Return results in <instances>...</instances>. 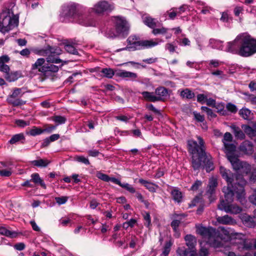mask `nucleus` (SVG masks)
Returning <instances> with one entry per match:
<instances>
[{
	"instance_id": "obj_25",
	"label": "nucleus",
	"mask_w": 256,
	"mask_h": 256,
	"mask_svg": "<svg viewBox=\"0 0 256 256\" xmlns=\"http://www.w3.org/2000/svg\"><path fill=\"white\" fill-rule=\"evenodd\" d=\"M144 24L149 28L154 29L156 26L158 20L152 17L146 16L143 18Z\"/></svg>"
},
{
	"instance_id": "obj_18",
	"label": "nucleus",
	"mask_w": 256,
	"mask_h": 256,
	"mask_svg": "<svg viewBox=\"0 0 256 256\" xmlns=\"http://www.w3.org/2000/svg\"><path fill=\"white\" fill-rule=\"evenodd\" d=\"M138 182L147 190H148V191L152 192H155L156 190V189L158 188V186L157 184L150 181L144 180L142 178L139 179Z\"/></svg>"
},
{
	"instance_id": "obj_20",
	"label": "nucleus",
	"mask_w": 256,
	"mask_h": 256,
	"mask_svg": "<svg viewBox=\"0 0 256 256\" xmlns=\"http://www.w3.org/2000/svg\"><path fill=\"white\" fill-rule=\"evenodd\" d=\"M216 220L220 224H223L233 225L236 224V220L228 215L218 216L216 218Z\"/></svg>"
},
{
	"instance_id": "obj_1",
	"label": "nucleus",
	"mask_w": 256,
	"mask_h": 256,
	"mask_svg": "<svg viewBox=\"0 0 256 256\" xmlns=\"http://www.w3.org/2000/svg\"><path fill=\"white\" fill-rule=\"evenodd\" d=\"M226 50L242 57H249L256 53V40L246 32L241 33L233 41L228 42Z\"/></svg>"
},
{
	"instance_id": "obj_33",
	"label": "nucleus",
	"mask_w": 256,
	"mask_h": 256,
	"mask_svg": "<svg viewBox=\"0 0 256 256\" xmlns=\"http://www.w3.org/2000/svg\"><path fill=\"white\" fill-rule=\"evenodd\" d=\"M0 234L10 238H15L17 236V234L16 232H12L3 226H0Z\"/></svg>"
},
{
	"instance_id": "obj_62",
	"label": "nucleus",
	"mask_w": 256,
	"mask_h": 256,
	"mask_svg": "<svg viewBox=\"0 0 256 256\" xmlns=\"http://www.w3.org/2000/svg\"><path fill=\"white\" fill-rule=\"evenodd\" d=\"M195 119L198 122H203L204 120V116L196 112H193Z\"/></svg>"
},
{
	"instance_id": "obj_5",
	"label": "nucleus",
	"mask_w": 256,
	"mask_h": 256,
	"mask_svg": "<svg viewBox=\"0 0 256 256\" xmlns=\"http://www.w3.org/2000/svg\"><path fill=\"white\" fill-rule=\"evenodd\" d=\"M222 192L224 194L225 200H220L218 204V208L227 213L232 214L240 213L242 210V208L236 204H232L236 192L234 190H230L228 188H223Z\"/></svg>"
},
{
	"instance_id": "obj_35",
	"label": "nucleus",
	"mask_w": 256,
	"mask_h": 256,
	"mask_svg": "<svg viewBox=\"0 0 256 256\" xmlns=\"http://www.w3.org/2000/svg\"><path fill=\"white\" fill-rule=\"evenodd\" d=\"M221 230H222V234H216V236H220V239L224 240H229L230 238V237H231L230 235L232 234V232H230V230L226 229L224 228H222L221 229Z\"/></svg>"
},
{
	"instance_id": "obj_27",
	"label": "nucleus",
	"mask_w": 256,
	"mask_h": 256,
	"mask_svg": "<svg viewBox=\"0 0 256 256\" xmlns=\"http://www.w3.org/2000/svg\"><path fill=\"white\" fill-rule=\"evenodd\" d=\"M50 162V160L48 159L42 158H39L38 160H34L31 162V164H32L40 168L46 167Z\"/></svg>"
},
{
	"instance_id": "obj_22",
	"label": "nucleus",
	"mask_w": 256,
	"mask_h": 256,
	"mask_svg": "<svg viewBox=\"0 0 256 256\" xmlns=\"http://www.w3.org/2000/svg\"><path fill=\"white\" fill-rule=\"evenodd\" d=\"M184 240L186 242V245L188 247L190 250H196L195 246L196 243V240L194 236L191 234H187L184 237Z\"/></svg>"
},
{
	"instance_id": "obj_38",
	"label": "nucleus",
	"mask_w": 256,
	"mask_h": 256,
	"mask_svg": "<svg viewBox=\"0 0 256 256\" xmlns=\"http://www.w3.org/2000/svg\"><path fill=\"white\" fill-rule=\"evenodd\" d=\"M32 181L35 184H39L42 186L46 188V186L42 180L40 178L38 173H34L31 175Z\"/></svg>"
},
{
	"instance_id": "obj_7",
	"label": "nucleus",
	"mask_w": 256,
	"mask_h": 256,
	"mask_svg": "<svg viewBox=\"0 0 256 256\" xmlns=\"http://www.w3.org/2000/svg\"><path fill=\"white\" fill-rule=\"evenodd\" d=\"M18 18L16 16L11 17L5 12H2L0 15V32H8L14 27L18 26Z\"/></svg>"
},
{
	"instance_id": "obj_28",
	"label": "nucleus",
	"mask_w": 256,
	"mask_h": 256,
	"mask_svg": "<svg viewBox=\"0 0 256 256\" xmlns=\"http://www.w3.org/2000/svg\"><path fill=\"white\" fill-rule=\"evenodd\" d=\"M173 200L177 202H180L182 201V192L176 188H173L170 192Z\"/></svg>"
},
{
	"instance_id": "obj_34",
	"label": "nucleus",
	"mask_w": 256,
	"mask_h": 256,
	"mask_svg": "<svg viewBox=\"0 0 256 256\" xmlns=\"http://www.w3.org/2000/svg\"><path fill=\"white\" fill-rule=\"evenodd\" d=\"M237 236L240 238L239 242L242 244V248L244 249L248 250H251L254 248V245L251 242L246 241L244 238H242V234H237Z\"/></svg>"
},
{
	"instance_id": "obj_45",
	"label": "nucleus",
	"mask_w": 256,
	"mask_h": 256,
	"mask_svg": "<svg viewBox=\"0 0 256 256\" xmlns=\"http://www.w3.org/2000/svg\"><path fill=\"white\" fill-rule=\"evenodd\" d=\"M251 168L250 166L246 162H244L242 166L238 172V173H242L244 174H248L250 171Z\"/></svg>"
},
{
	"instance_id": "obj_50",
	"label": "nucleus",
	"mask_w": 256,
	"mask_h": 256,
	"mask_svg": "<svg viewBox=\"0 0 256 256\" xmlns=\"http://www.w3.org/2000/svg\"><path fill=\"white\" fill-rule=\"evenodd\" d=\"M75 160L78 162L83 163L86 165L90 164L89 160L88 158H85L82 156H76L74 158Z\"/></svg>"
},
{
	"instance_id": "obj_63",
	"label": "nucleus",
	"mask_w": 256,
	"mask_h": 256,
	"mask_svg": "<svg viewBox=\"0 0 256 256\" xmlns=\"http://www.w3.org/2000/svg\"><path fill=\"white\" fill-rule=\"evenodd\" d=\"M226 108L228 111L232 112H236L237 111L236 106L231 103H228L226 106Z\"/></svg>"
},
{
	"instance_id": "obj_57",
	"label": "nucleus",
	"mask_w": 256,
	"mask_h": 256,
	"mask_svg": "<svg viewBox=\"0 0 256 256\" xmlns=\"http://www.w3.org/2000/svg\"><path fill=\"white\" fill-rule=\"evenodd\" d=\"M144 218L145 221L144 225L148 228H149L151 226V220L150 214L148 213H146L144 215Z\"/></svg>"
},
{
	"instance_id": "obj_31",
	"label": "nucleus",
	"mask_w": 256,
	"mask_h": 256,
	"mask_svg": "<svg viewBox=\"0 0 256 256\" xmlns=\"http://www.w3.org/2000/svg\"><path fill=\"white\" fill-rule=\"evenodd\" d=\"M45 60L44 58H38L34 64L32 65V69H38L40 72H44V66H42L44 64Z\"/></svg>"
},
{
	"instance_id": "obj_54",
	"label": "nucleus",
	"mask_w": 256,
	"mask_h": 256,
	"mask_svg": "<svg viewBox=\"0 0 256 256\" xmlns=\"http://www.w3.org/2000/svg\"><path fill=\"white\" fill-rule=\"evenodd\" d=\"M232 134L228 132H226L224 134V138L222 140V142L224 143V144H226V143H228V142H232Z\"/></svg>"
},
{
	"instance_id": "obj_39",
	"label": "nucleus",
	"mask_w": 256,
	"mask_h": 256,
	"mask_svg": "<svg viewBox=\"0 0 256 256\" xmlns=\"http://www.w3.org/2000/svg\"><path fill=\"white\" fill-rule=\"evenodd\" d=\"M100 72L103 74V76L106 78H110L114 74V70L110 68H102Z\"/></svg>"
},
{
	"instance_id": "obj_47",
	"label": "nucleus",
	"mask_w": 256,
	"mask_h": 256,
	"mask_svg": "<svg viewBox=\"0 0 256 256\" xmlns=\"http://www.w3.org/2000/svg\"><path fill=\"white\" fill-rule=\"evenodd\" d=\"M120 187L124 188L132 194L136 192V190L134 188L131 184L128 183H122Z\"/></svg>"
},
{
	"instance_id": "obj_24",
	"label": "nucleus",
	"mask_w": 256,
	"mask_h": 256,
	"mask_svg": "<svg viewBox=\"0 0 256 256\" xmlns=\"http://www.w3.org/2000/svg\"><path fill=\"white\" fill-rule=\"evenodd\" d=\"M25 141V137L22 133H20L14 135L8 142L11 144H16L18 142L24 144Z\"/></svg>"
},
{
	"instance_id": "obj_59",
	"label": "nucleus",
	"mask_w": 256,
	"mask_h": 256,
	"mask_svg": "<svg viewBox=\"0 0 256 256\" xmlns=\"http://www.w3.org/2000/svg\"><path fill=\"white\" fill-rule=\"evenodd\" d=\"M207 98L204 94H198L197 95V101L201 104H204L207 100Z\"/></svg>"
},
{
	"instance_id": "obj_32",
	"label": "nucleus",
	"mask_w": 256,
	"mask_h": 256,
	"mask_svg": "<svg viewBox=\"0 0 256 256\" xmlns=\"http://www.w3.org/2000/svg\"><path fill=\"white\" fill-rule=\"evenodd\" d=\"M180 92V96L183 98L192 99L194 96V94L188 88L184 90H178Z\"/></svg>"
},
{
	"instance_id": "obj_10",
	"label": "nucleus",
	"mask_w": 256,
	"mask_h": 256,
	"mask_svg": "<svg viewBox=\"0 0 256 256\" xmlns=\"http://www.w3.org/2000/svg\"><path fill=\"white\" fill-rule=\"evenodd\" d=\"M84 10L82 6L74 2L68 3L63 7L64 14L74 20L76 18H78V14L84 12Z\"/></svg>"
},
{
	"instance_id": "obj_6",
	"label": "nucleus",
	"mask_w": 256,
	"mask_h": 256,
	"mask_svg": "<svg viewBox=\"0 0 256 256\" xmlns=\"http://www.w3.org/2000/svg\"><path fill=\"white\" fill-rule=\"evenodd\" d=\"M196 228L197 234L207 239V242L214 247L220 246V242L216 239V234L214 228H207L202 226H196Z\"/></svg>"
},
{
	"instance_id": "obj_60",
	"label": "nucleus",
	"mask_w": 256,
	"mask_h": 256,
	"mask_svg": "<svg viewBox=\"0 0 256 256\" xmlns=\"http://www.w3.org/2000/svg\"><path fill=\"white\" fill-rule=\"evenodd\" d=\"M167 12L168 13L169 18L174 20L178 14L177 8H172L170 12Z\"/></svg>"
},
{
	"instance_id": "obj_41",
	"label": "nucleus",
	"mask_w": 256,
	"mask_h": 256,
	"mask_svg": "<svg viewBox=\"0 0 256 256\" xmlns=\"http://www.w3.org/2000/svg\"><path fill=\"white\" fill-rule=\"evenodd\" d=\"M172 244V242L170 240L166 242L164 247L163 251L161 256H168L170 252Z\"/></svg>"
},
{
	"instance_id": "obj_43",
	"label": "nucleus",
	"mask_w": 256,
	"mask_h": 256,
	"mask_svg": "<svg viewBox=\"0 0 256 256\" xmlns=\"http://www.w3.org/2000/svg\"><path fill=\"white\" fill-rule=\"evenodd\" d=\"M180 224V221L178 220H174L171 223V226L174 230L176 232L175 236L179 238L180 234L178 232V228Z\"/></svg>"
},
{
	"instance_id": "obj_21",
	"label": "nucleus",
	"mask_w": 256,
	"mask_h": 256,
	"mask_svg": "<svg viewBox=\"0 0 256 256\" xmlns=\"http://www.w3.org/2000/svg\"><path fill=\"white\" fill-rule=\"evenodd\" d=\"M242 220L245 226L248 227L252 228L256 224V217H252L248 215L243 216Z\"/></svg>"
},
{
	"instance_id": "obj_46",
	"label": "nucleus",
	"mask_w": 256,
	"mask_h": 256,
	"mask_svg": "<svg viewBox=\"0 0 256 256\" xmlns=\"http://www.w3.org/2000/svg\"><path fill=\"white\" fill-rule=\"evenodd\" d=\"M202 168H205L207 172H210L214 169L212 162L207 156L206 162L204 164Z\"/></svg>"
},
{
	"instance_id": "obj_2",
	"label": "nucleus",
	"mask_w": 256,
	"mask_h": 256,
	"mask_svg": "<svg viewBox=\"0 0 256 256\" xmlns=\"http://www.w3.org/2000/svg\"><path fill=\"white\" fill-rule=\"evenodd\" d=\"M220 172L227 182V186L224 188H228L230 190H234L236 194L238 200L242 203L244 200V186L246 184L243 176L238 174L234 177L230 170L222 166L220 167Z\"/></svg>"
},
{
	"instance_id": "obj_61",
	"label": "nucleus",
	"mask_w": 256,
	"mask_h": 256,
	"mask_svg": "<svg viewBox=\"0 0 256 256\" xmlns=\"http://www.w3.org/2000/svg\"><path fill=\"white\" fill-rule=\"evenodd\" d=\"M158 58H157L152 57V58L144 59L142 60V62L147 64H152L156 62H158Z\"/></svg>"
},
{
	"instance_id": "obj_14",
	"label": "nucleus",
	"mask_w": 256,
	"mask_h": 256,
	"mask_svg": "<svg viewBox=\"0 0 256 256\" xmlns=\"http://www.w3.org/2000/svg\"><path fill=\"white\" fill-rule=\"evenodd\" d=\"M217 186V180L214 178H210L209 180L208 189L206 192L207 194L209 195L210 202H212L215 200V198L213 197L212 194L215 192Z\"/></svg>"
},
{
	"instance_id": "obj_3",
	"label": "nucleus",
	"mask_w": 256,
	"mask_h": 256,
	"mask_svg": "<svg viewBox=\"0 0 256 256\" xmlns=\"http://www.w3.org/2000/svg\"><path fill=\"white\" fill-rule=\"evenodd\" d=\"M198 144L194 140L188 142L190 151L192 154V166L194 170L202 168L206 160L204 140L200 136L198 137Z\"/></svg>"
},
{
	"instance_id": "obj_9",
	"label": "nucleus",
	"mask_w": 256,
	"mask_h": 256,
	"mask_svg": "<svg viewBox=\"0 0 256 256\" xmlns=\"http://www.w3.org/2000/svg\"><path fill=\"white\" fill-rule=\"evenodd\" d=\"M112 20L114 24L116 32L110 36L112 38L120 35L122 36H126L130 28L127 21L124 18L120 16H114Z\"/></svg>"
},
{
	"instance_id": "obj_8",
	"label": "nucleus",
	"mask_w": 256,
	"mask_h": 256,
	"mask_svg": "<svg viewBox=\"0 0 256 256\" xmlns=\"http://www.w3.org/2000/svg\"><path fill=\"white\" fill-rule=\"evenodd\" d=\"M38 54L40 56H47L46 60L48 62L60 64L62 62L57 57L62 54V50L58 47L48 46L45 48L40 50Z\"/></svg>"
},
{
	"instance_id": "obj_29",
	"label": "nucleus",
	"mask_w": 256,
	"mask_h": 256,
	"mask_svg": "<svg viewBox=\"0 0 256 256\" xmlns=\"http://www.w3.org/2000/svg\"><path fill=\"white\" fill-rule=\"evenodd\" d=\"M226 150V153L228 159V156H236L234 153L236 151V146L231 143H226L224 144Z\"/></svg>"
},
{
	"instance_id": "obj_42",
	"label": "nucleus",
	"mask_w": 256,
	"mask_h": 256,
	"mask_svg": "<svg viewBox=\"0 0 256 256\" xmlns=\"http://www.w3.org/2000/svg\"><path fill=\"white\" fill-rule=\"evenodd\" d=\"M156 94L160 98L161 96H166L168 94V90L162 86L156 88L155 90Z\"/></svg>"
},
{
	"instance_id": "obj_52",
	"label": "nucleus",
	"mask_w": 256,
	"mask_h": 256,
	"mask_svg": "<svg viewBox=\"0 0 256 256\" xmlns=\"http://www.w3.org/2000/svg\"><path fill=\"white\" fill-rule=\"evenodd\" d=\"M220 20L224 22H230L232 20V18L226 12H223Z\"/></svg>"
},
{
	"instance_id": "obj_55",
	"label": "nucleus",
	"mask_w": 256,
	"mask_h": 256,
	"mask_svg": "<svg viewBox=\"0 0 256 256\" xmlns=\"http://www.w3.org/2000/svg\"><path fill=\"white\" fill-rule=\"evenodd\" d=\"M68 200V197L66 196H63L61 197H56L55 198V200L57 204L59 205L63 204H65Z\"/></svg>"
},
{
	"instance_id": "obj_17",
	"label": "nucleus",
	"mask_w": 256,
	"mask_h": 256,
	"mask_svg": "<svg viewBox=\"0 0 256 256\" xmlns=\"http://www.w3.org/2000/svg\"><path fill=\"white\" fill-rule=\"evenodd\" d=\"M176 252L178 256H197L196 250H190L184 246L178 248Z\"/></svg>"
},
{
	"instance_id": "obj_12",
	"label": "nucleus",
	"mask_w": 256,
	"mask_h": 256,
	"mask_svg": "<svg viewBox=\"0 0 256 256\" xmlns=\"http://www.w3.org/2000/svg\"><path fill=\"white\" fill-rule=\"evenodd\" d=\"M114 8L113 4L106 0H100L96 2L90 10L98 14H102L105 12H112Z\"/></svg>"
},
{
	"instance_id": "obj_53",
	"label": "nucleus",
	"mask_w": 256,
	"mask_h": 256,
	"mask_svg": "<svg viewBox=\"0 0 256 256\" xmlns=\"http://www.w3.org/2000/svg\"><path fill=\"white\" fill-rule=\"evenodd\" d=\"M218 110V112L222 115H225L226 114V110H224V104L222 103L218 104L215 105L214 106Z\"/></svg>"
},
{
	"instance_id": "obj_37",
	"label": "nucleus",
	"mask_w": 256,
	"mask_h": 256,
	"mask_svg": "<svg viewBox=\"0 0 256 256\" xmlns=\"http://www.w3.org/2000/svg\"><path fill=\"white\" fill-rule=\"evenodd\" d=\"M240 115L244 120H250L252 117L251 112L248 108H242L239 112Z\"/></svg>"
},
{
	"instance_id": "obj_4",
	"label": "nucleus",
	"mask_w": 256,
	"mask_h": 256,
	"mask_svg": "<svg viewBox=\"0 0 256 256\" xmlns=\"http://www.w3.org/2000/svg\"><path fill=\"white\" fill-rule=\"evenodd\" d=\"M127 42L130 46L118 50V51H121L132 49V50H140L144 48H150L154 47L160 43L162 42L163 40L160 38H154L149 40H138V38L135 36H131L127 39Z\"/></svg>"
},
{
	"instance_id": "obj_51",
	"label": "nucleus",
	"mask_w": 256,
	"mask_h": 256,
	"mask_svg": "<svg viewBox=\"0 0 256 256\" xmlns=\"http://www.w3.org/2000/svg\"><path fill=\"white\" fill-rule=\"evenodd\" d=\"M242 128L244 130V132L252 136H254L256 134V132L250 126H242Z\"/></svg>"
},
{
	"instance_id": "obj_56",
	"label": "nucleus",
	"mask_w": 256,
	"mask_h": 256,
	"mask_svg": "<svg viewBox=\"0 0 256 256\" xmlns=\"http://www.w3.org/2000/svg\"><path fill=\"white\" fill-rule=\"evenodd\" d=\"M58 70V68L54 64H50V66L45 67L44 72H57Z\"/></svg>"
},
{
	"instance_id": "obj_30",
	"label": "nucleus",
	"mask_w": 256,
	"mask_h": 256,
	"mask_svg": "<svg viewBox=\"0 0 256 256\" xmlns=\"http://www.w3.org/2000/svg\"><path fill=\"white\" fill-rule=\"evenodd\" d=\"M230 127L235 137L237 139L243 140L244 138L245 134L239 127L236 126V125H232Z\"/></svg>"
},
{
	"instance_id": "obj_11",
	"label": "nucleus",
	"mask_w": 256,
	"mask_h": 256,
	"mask_svg": "<svg viewBox=\"0 0 256 256\" xmlns=\"http://www.w3.org/2000/svg\"><path fill=\"white\" fill-rule=\"evenodd\" d=\"M23 90L22 88H14L12 90V94L7 98L8 102L14 106L25 104L26 102L20 98L24 93Z\"/></svg>"
},
{
	"instance_id": "obj_23",
	"label": "nucleus",
	"mask_w": 256,
	"mask_h": 256,
	"mask_svg": "<svg viewBox=\"0 0 256 256\" xmlns=\"http://www.w3.org/2000/svg\"><path fill=\"white\" fill-rule=\"evenodd\" d=\"M144 98L147 101L155 102L161 100L159 96H156L153 92H142Z\"/></svg>"
},
{
	"instance_id": "obj_36",
	"label": "nucleus",
	"mask_w": 256,
	"mask_h": 256,
	"mask_svg": "<svg viewBox=\"0 0 256 256\" xmlns=\"http://www.w3.org/2000/svg\"><path fill=\"white\" fill-rule=\"evenodd\" d=\"M44 132V130L43 129H42L40 128H38L36 126H34L32 128L30 129L27 132V134L32 136H36L37 135H40Z\"/></svg>"
},
{
	"instance_id": "obj_64",
	"label": "nucleus",
	"mask_w": 256,
	"mask_h": 256,
	"mask_svg": "<svg viewBox=\"0 0 256 256\" xmlns=\"http://www.w3.org/2000/svg\"><path fill=\"white\" fill-rule=\"evenodd\" d=\"M220 64V62L218 60H210L209 64V68H218Z\"/></svg>"
},
{
	"instance_id": "obj_49",
	"label": "nucleus",
	"mask_w": 256,
	"mask_h": 256,
	"mask_svg": "<svg viewBox=\"0 0 256 256\" xmlns=\"http://www.w3.org/2000/svg\"><path fill=\"white\" fill-rule=\"evenodd\" d=\"M64 48L67 52L70 54H78V52L76 48L71 44L65 45Z\"/></svg>"
},
{
	"instance_id": "obj_13",
	"label": "nucleus",
	"mask_w": 256,
	"mask_h": 256,
	"mask_svg": "<svg viewBox=\"0 0 256 256\" xmlns=\"http://www.w3.org/2000/svg\"><path fill=\"white\" fill-rule=\"evenodd\" d=\"M78 18H76L74 20L78 24L85 26H93L96 24V22L93 18L88 14L81 12L78 14Z\"/></svg>"
},
{
	"instance_id": "obj_48",
	"label": "nucleus",
	"mask_w": 256,
	"mask_h": 256,
	"mask_svg": "<svg viewBox=\"0 0 256 256\" xmlns=\"http://www.w3.org/2000/svg\"><path fill=\"white\" fill-rule=\"evenodd\" d=\"M96 176L98 178H99L104 182H110V176L108 175L103 174L100 172H96Z\"/></svg>"
},
{
	"instance_id": "obj_58",
	"label": "nucleus",
	"mask_w": 256,
	"mask_h": 256,
	"mask_svg": "<svg viewBox=\"0 0 256 256\" xmlns=\"http://www.w3.org/2000/svg\"><path fill=\"white\" fill-rule=\"evenodd\" d=\"M12 174L10 168L0 170V176H10Z\"/></svg>"
},
{
	"instance_id": "obj_26",
	"label": "nucleus",
	"mask_w": 256,
	"mask_h": 256,
	"mask_svg": "<svg viewBox=\"0 0 256 256\" xmlns=\"http://www.w3.org/2000/svg\"><path fill=\"white\" fill-rule=\"evenodd\" d=\"M20 76V74L18 72H10V71H8L4 74L5 79L9 82L17 80Z\"/></svg>"
},
{
	"instance_id": "obj_19",
	"label": "nucleus",
	"mask_w": 256,
	"mask_h": 256,
	"mask_svg": "<svg viewBox=\"0 0 256 256\" xmlns=\"http://www.w3.org/2000/svg\"><path fill=\"white\" fill-rule=\"evenodd\" d=\"M116 75L122 78H128L131 80H134L138 77L136 73L124 70H120L116 72Z\"/></svg>"
},
{
	"instance_id": "obj_16",
	"label": "nucleus",
	"mask_w": 256,
	"mask_h": 256,
	"mask_svg": "<svg viewBox=\"0 0 256 256\" xmlns=\"http://www.w3.org/2000/svg\"><path fill=\"white\" fill-rule=\"evenodd\" d=\"M240 150L245 154H251L254 152L253 144L251 142L245 140L240 145Z\"/></svg>"
},
{
	"instance_id": "obj_15",
	"label": "nucleus",
	"mask_w": 256,
	"mask_h": 256,
	"mask_svg": "<svg viewBox=\"0 0 256 256\" xmlns=\"http://www.w3.org/2000/svg\"><path fill=\"white\" fill-rule=\"evenodd\" d=\"M228 160L231 163L233 169L238 173L244 162L240 161L236 156H230Z\"/></svg>"
},
{
	"instance_id": "obj_40",
	"label": "nucleus",
	"mask_w": 256,
	"mask_h": 256,
	"mask_svg": "<svg viewBox=\"0 0 256 256\" xmlns=\"http://www.w3.org/2000/svg\"><path fill=\"white\" fill-rule=\"evenodd\" d=\"M50 120L56 124V126L59 124H64L66 122V118L60 116H54L50 118Z\"/></svg>"
},
{
	"instance_id": "obj_44",
	"label": "nucleus",
	"mask_w": 256,
	"mask_h": 256,
	"mask_svg": "<svg viewBox=\"0 0 256 256\" xmlns=\"http://www.w3.org/2000/svg\"><path fill=\"white\" fill-rule=\"evenodd\" d=\"M168 28H164L163 26L159 28H155L153 29L152 31V33L154 35H157L158 34H164L167 33Z\"/></svg>"
}]
</instances>
